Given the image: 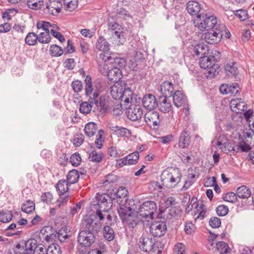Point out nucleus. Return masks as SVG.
<instances>
[{
    "label": "nucleus",
    "instance_id": "obj_1",
    "mask_svg": "<svg viewBox=\"0 0 254 254\" xmlns=\"http://www.w3.org/2000/svg\"><path fill=\"white\" fill-rule=\"evenodd\" d=\"M202 55L203 56L199 59V65L201 68L208 69L207 76L212 78L215 76L219 68L216 62L220 59L221 53L215 49H206V52Z\"/></svg>",
    "mask_w": 254,
    "mask_h": 254
},
{
    "label": "nucleus",
    "instance_id": "obj_2",
    "mask_svg": "<svg viewBox=\"0 0 254 254\" xmlns=\"http://www.w3.org/2000/svg\"><path fill=\"white\" fill-rule=\"evenodd\" d=\"M181 173L178 168H167L161 175V180L164 186L174 188L180 182Z\"/></svg>",
    "mask_w": 254,
    "mask_h": 254
},
{
    "label": "nucleus",
    "instance_id": "obj_3",
    "mask_svg": "<svg viewBox=\"0 0 254 254\" xmlns=\"http://www.w3.org/2000/svg\"><path fill=\"white\" fill-rule=\"evenodd\" d=\"M138 246L139 249L144 252H150L151 254H161L162 248L159 247L161 244L155 242L154 239L147 235H143L139 240Z\"/></svg>",
    "mask_w": 254,
    "mask_h": 254
},
{
    "label": "nucleus",
    "instance_id": "obj_4",
    "mask_svg": "<svg viewBox=\"0 0 254 254\" xmlns=\"http://www.w3.org/2000/svg\"><path fill=\"white\" fill-rule=\"evenodd\" d=\"M217 18L214 15H208L207 13L202 12L197 18L194 20L193 24L201 31L208 30L218 25Z\"/></svg>",
    "mask_w": 254,
    "mask_h": 254
},
{
    "label": "nucleus",
    "instance_id": "obj_5",
    "mask_svg": "<svg viewBox=\"0 0 254 254\" xmlns=\"http://www.w3.org/2000/svg\"><path fill=\"white\" fill-rule=\"evenodd\" d=\"M157 210L156 203L153 201H146L143 202L137 210L139 215L146 220L153 219L154 218V213Z\"/></svg>",
    "mask_w": 254,
    "mask_h": 254
},
{
    "label": "nucleus",
    "instance_id": "obj_6",
    "mask_svg": "<svg viewBox=\"0 0 254 254\" xmlns=\"http://www.w3.org/2000/svg\"><path fill=\"white\" fill-rule=\"evenodd\" d=\"M92 95V96L89 97V102L95 104L98 107H100L101 110H104L105 112H109L110 109V106L112 102L109 96L103 95L98 99L99 93L97 91L94 92Z\"/></svg>",
    "mask_w": 254,
    "mask_h": 254
},
{
    "label": "nucleus",
    "instance_id": "obj_7",
    "mask_svg": "<svg viewBox=\"0 0 254 254\" xmlns=\"http://www.w3.org/2000/svg\"><path fill=\"white\" fill-rule=\"evenodd\" d=\"M82 226L84 229L82 231H86L87 232L97 233L101 227L102 224L94 216L86 215L82 220Z\"/></svg>",
    "mask_w": 254,
    "mask_h": 254
},
{
    "label": "nucleus",
    "instance_id": "obj_8",
    "mask_svg": "<svg viewBox=\"0 0 254 254\" xmlns=\"http://www.w3.org/2000/svg\"><path fill=\"white\" fill-rule=\"evenodd\" d=\"M225 30V25L224 24H218L215 31H213V32H207L205 34V41L209 44L218 43L222 38L223 32H226Z\"/></svg>",
    "mask_w": 254,
    "mask_h": 254
},
{
    "label": "nucleus",
    "instance_id": "obj_9",
    "mask_svg": "<svg viewBox=\"0 0 254 254\" xmlns=\"http://www.w3.org/2000/svg\"><path fill=\"white\" fill-rule=\"evenodd\" d=\"M95 237L92 233L80 231V254H84L95 242Z\"/></svg>",
    "mask_w": 254,
    "mask_h": 254
},
{
    "label": "nucleus",
    "instance_id": "obj_10",
    "mask_svg": "<svg viewBox=\"0 0 254 254\" xmlns=\"http://www.w3.org/2000/svg\"><path fill=\"white\" fill-rule=\"evenodd\" d=\"M128 205L127 204L120 206V208H118V212L119 215L123 221L128 217H131L132 216L135 214V212L137 210V207L134 206V201L133 200H129Z\"/></svg>",
    "mask_w": 254,
    "mask_h": 254
},
{
    "label": "nucleus",
    "instance_id": "obj_11",
    "mask_svg": "<svg viewBox=\"0 0 254 254\" xmlns=\"http://www.w3.org/2000/svg\"><path fill=\"white\" fill-rule=\"evenodd\" d=\"M97 204L100 209L103 208V211L107 213L108 208L112 206V201L115 199V197L110 196L108 194H99L98 193L96 196Z\"/></svg>",
    "mask_w": 254,
    "mask_h": 254
},
{
    "label": "nucleus",
    "instance_id": "obj_12",
    "mask_svg": "<svg viewBox=\"0 0 254 254\" xmlns=\"http://www.w3.org/2000/svg\"><path fill=\"white\" fill-rule=\"evenodd\" d=\"M144 120L149 126L154 127L159 126L161 119L157 112L149 110L145 114Z\"/></svg>",
    "mask_w": 254,
    "mask_h": 254
},
{
    "label": "nucleus",
    "instance_id": "obj_13",
    "mask_svg": "<svg viewBox=\"0 0 254 254\" xmlns=\"http://www.w3.org/2000/svg\"><path fill=\"white\" fill-rule=\"evenodd\" d=\"M150 229L154 237H160L166 233L167 225L164 221L156 222L150 226Z\"/></svg>",
    "mask_w": 254,
    "mask_h": 254
},
{
    "label": "nucleus",
    "instance_id": "obj_14",
    "mask_svg": "<svg viewBox=\"0 0 254 254\" xmlns=\"http://www.w3.org/2000/svg\"><path fill=\"white\" fill-rule=\"evenodd\" d=\"M220 92L223 94H229L230 96H237L240 94V88L237 83L232 84H222L219 88Z\"/></svg>",
    "mask_w": 254,
    "mask_h": 254
},
{
    "label": "nucleus",
    "instance_id": "obj_15",
    "mask_svg": "<svg viewBox=\"0 0 254 254\" xmlns=\"http://www.w3.org/2000/svg\"><path fill=\"white\" fill-rule=\"evenodd\" d=\"M231 110L237 114L241 113L245 111L247 107V104L241 98L232 99L230 103Z\"/></svg>",
    "mask_w": 254,
    "mask_h": 254
},
{
    "label": "nucleus",
    "instance_id": "obj_16",
    "mask_svg": "<svg viewBox=\"0 0 254 254\" xmlns=\"http://www.w3.org/2000/svg\"><path fill=\"white\" fill-rule=\"evenodd\" d=\"M142 104L146 109L152 110L158 106V102L154 95L148 94L143 96Z\"/></svg>",
    "mask_w": 254,
    "mask_h": 254
},
{
    "label": "nucleus",
    "instance_id": "obj_17",
    "mask_svg": "<svg viewBox=\"0 0 254 254\" xmlns=\"http://www.w3.org/2000/svg\"><path fill=\"white\" fill-rule=\"evenodd\" d=\"M143 115V111L141 107L139 105H135L133 108H130L127 114L128 118L135 121L141 118Z\"/></svg>",
    "mask_w": 254,
    "mask_h": 254
},
{
    "label": "nucleus",
    "instance_id": "obj_18",
    "mask_svg": "<svg viewBox=\"0 0 254 254\" xmlns=\"http://www.w3.org/2000/svg\"><path fill=\"white\" fill-rule=\"evenodd\" d=\"M62 3L58 0H50L47 4L48 12L53 15H57L61 12Z\"/></svg>",
    "mask_w": 254,
    "mask_h": 254
},
{
    "label": "nucleus",
    "instance_id": "obj_19",
    "mask_svg": "<svg viewBox=\"0 0 254 254\" xmlns=\"http://www.w3.org/2000/svg\"><path fill=\"white\" fill-rule=\"evenodd\" d=\"M160 91L163 97H171L174 91L172 83L169 81H165L161 84Z\"/></svg>",
    "mask_w": 254,
    "mask_h": 254
},
{
    "label": "nucleus",
    "instance_id": "obj_20",
    "mask_svg": "<svg viewBox=\"0 0 254 254\" xmlns=\"http://www.w3.org/2000/svg\"><path fill=\"white\" fill-rule=\"evenodd\" d=\"M125 88V83L116 82L110 87V93L112 97L116 100L119 101L122 92Z\"/></svg>",
    "mask_w": 254,
    "mask_h": 254
},
{
    "label": "nucleus",
    "instance_id": "obj_21",
    "mask_svg": "<svg viewBox=\"0 0 254 254\" xmlns=\"http://www.w3.org/2000/svg\"><path fill=\"white\" fill-rule=\"evenodd\" d=\"M173 103L177 107L185 106L187 105V97L180 91H176L173 95Z\"/></svg>",
    "mask_w": 254,
    "mask_h": 254
},
{
    "label": "nucleus",
    "instance_id": "obj_22",
    "mask_svg": "<svg viewBox=\"0 0 254 254\" xmlns=\"http://www.w3.org/2000/svg\"><path fill=\"white\" fill-rule=\"evenodd\" d=\"M190 143V135L187 129H185L180 134L178 145L181 148H185Z\"/></svg>",
    "mask_w": 254,
    "mask_h": 254
},
{
    "label": "nucleus",
    "instance_id": "obj_23",
    "mask_svg": "<svg viewBox=\"0 0 254 254\" xmlns=\"http://www.w3.org/2000/svg\"><path fill=\"white\" fill-rule=\"evenodd\" d=\"M52 228L50 227H45L42 229L40 232L41 237L47 242H52L56 238V234L53 232Z\"/></svg>",
    "mask_w": 254,
    "mask_h": 254
},
{
    "label": "nucleus",
    "instance_id": "obj_24",
    "mask_svg": "<svg viewBox=\"0 0 254 254\" xmlns=\"http://www.w3.org/2000/svg\"><path fill=\"white\" fill-rule=\"evenodd\" d=\"M187 9L188 12L192 15H196V18L197 16L201 14V7L200 4L195 1H190L187 4Z\"/></svg>",
    "mask_w": 254,
    "mask_h": 254
},
{
    "label": "nucleus",
    "instance_id": "obj_25",
    "mask_svg": "<svg viewBox=\"0 0 254 254\" xmlns=\"http://www.w3.org/2000/svg\"><path fill=\"white\" fill-rule=\"evenodd\" d=\"M224 71L229 76H236L239 73V70L234 62L229 61L224 65Z\"/></svg>",
    "mask_w": 254,
    "mask_h": 254
},
{
    "label": "nucleus",
    "instance_id": "obj_26",
    "mask_svg": "<svg viewBox=\"0 0 254 254\" xmlns=\"http://www.w3.org/2000/svg\"><path fill=\"white\" fill-rule=\"evenodd\" d=\"M169 97H160L158 106L160 111L163 113H168L172 110V106Z\"/></svg>",
    "mask_w": 254,
    "mask_h": 254
},
{
    "label": "nucleus",
    "instance_id": "obj_27",
    "mask_svg": "<svg viewBox=\"0 0 254 254\" xmlns=\"http://www.w3.org/2000/svg\"><path fill=\"white\" fill-rule=\"evenodd\" d=\"M80 74H82L83 77H85V93L87 96H91L92 95V78L90 75H85V72L82 68H80Z\"/></svg>",
    "mask_w": 254,
    "mask_h": 254
},
{
    "label": "nucleus",
    "instance_id": "obj_28",
    "mask_svg": "<svg viewBox=\"0 0 254 254\" xmlns=\"http://www.w3.org/2000/svg\"><path fill=\"white\" fill-rule=\"evenodd\" d=\"M126 84L125 83V88L124 89L122 95H120L121 98L120 100L121 102H123L126 104H129L131 103L132 100V94L133 92L130 90V88L127 87Z\"/></svg>",
    "mask_w": 254,
    "mask_h": 254
},
{
    "label": "nucleus",
    "instance_id": "obj_29",
    "mask_svg": "<svg viewBox=\"0 0 254 254\" xmlns=\"http://www.w3.org/2000/svg\"><path fill=\"white\" fill-rule=\"evenodd\" d=\"M108 76L111 81L115 83L118 82L122 77V72L119 68H113L109 71Z\"/></svg>",
    "mask_w": 254,
    "mask_h": 254
},
{
    "label": "nucleus",
    "instance_id": "obj_30",
    "mask_svg": "<svg viewBox=\"0 0 254 254\" xmlns=\"http://www.w3.org/2000/svg\"><path fill=\"white\" fill-rule=\"evenodd\" d=\"M110 108L108 112L111 113L114 116H119L123 113L122 105L119 101H112Z\"/></svg>",
    "mask_w": 254,
    "mask_h": 254
},
{
    "label": "nucleus",
    "instance_id": "obj_31",
    "mask_svg": "<svg viewBox=\"0 0 254 254\" xmlns=\"http://www.w3.org/2000/svg\"><path fill=\"white\" fill-rule=\"evenodd\" d=\"M112 130L118 136L129 137L131 136V131L127 128L116 126L113 127Z\"/></svg>",
    "mask_w": 254,
    "mask_h": 254
},
{
    "label": "nucleus",
    "instance_id": "obj_32",
    "mask_svg": "<svg viewBox=\"0 0 254 254\" xmlns=\"http://www.w3.org/2000/svg\"><path fill=\"white\" fill-rule=\"evenodd\" d=\"M70 184L66 180H61L58 181L56 186L57 191L60 195L65 193L68 190Z\"/></svg>",
    "mask_w": 254,
    "mask_h": 254
},
{
    "label": "nucleus",
    "instance_id": "obj_33",
    "mask_svg": "<svg viewBox=\"0 0 254 254\" xmlns=\"http://www.w3.org/2000/svg\"><path fill=\"white\" fill-rule=\"evenodd\" d=\"M221 149L224 153L230 154V155H234L238 152V150L235 149L234 143L228 141L223 142Z\"/></svg>",
    "mask_w": 254,
    "mask_h": 254
},
{
    "label": "nucleus",
    "instance_id": "obj_34",
    "mask_svg": "<svg viewBox=\"0 0 254 254\" xmlns=\"http://www.w3.org/2000/svg\"><path fill=\"white\" fill-rule=\"evenodd\" d=\"M236 193L240 198H247L251 195V191L246 186H242L237 189Z\"/></svg>",
    "mask_w": 254,
    "mask_h": 254
},
{
    "label": "nucleus",
    "instance_id": "obj_35",
    "mask_svg": "<svg viewBox=\"0 0 254 254\" xmlns=\"http://www.w3.org/2000/svg\"><path fill=\"white\" fill-rule=\"evenodd\" d=\"M97 130V125L92 122L87 123L84 127L85 134L88 137L93 136Z\"/></svg>",
    "mask_w": 254,
    "mask_h": 254
},
{
    "label": "nucleus",
    "instance_id": "obj_36",
    "mask_svg": "<svg viewBox=\"0 0 254 254\" xmlns=\"http://www.w3.org/2000/svg\"><path fill=\"white\" fill-rule=\"evenodd\" d=\"M113 46H121L123 45L124 43L126 41V39L124 36V33L113 34L111 38Z\"/></svg>",
    "mask_w": 254,
    "mask_h": 254
},
{
    "label": "nucleus",
    "instance_id": "obj_37",
    "mask_svg": "<svg viewBox=\"0 0 254 254\" xmlns=\"http://www.w3.org/2000/svg\"><path fill=\"white\" fill-rule=\"evenodd\" d=\"M195 208H196V211L197 212V213H198V215L195 218V220H202L205 217L206 212L204 204L202 203V201L198 202L196 204Z\"/></svg>",
    "mask_w": 254,
    "mask_h": 254
},
{
    "label": "nucleus",
    "instance_id": "obj_38",
    "mask_svg": "<svg viewBox=\"0 0 254 254\" xmlns=\"http://www.w3.org/2000/svg\"><path fill=\"white\" fill-rule=\"evenodd\" d=\"M110 49H104L103 52L100 53V58L105 62H110L113 63L114 59L116 58V54L109 51Z\"/></svg>",
    "mask_w": 254,
    "mask_h": 254
},
{
    "label": "nucleus",
    "instance_id": "obj_39",
    "mask_svg": "<svg viewBox=\"0 0 254 254\" xmlns=\"http://www.w3.org/2000/svg\"><path fill=\"white\" fill-rule=\"evenodd\" d=\"M79 178L78 172L76 170L73 169L67 173L66 180L71 185L77 182Z\"/></svg>",
    "mask_w": 254,
    "mask_h": 254
},
{
    "label": "nucleus",
    "instance_id": "obj_40",
    "mask_svg": "<svg viewBox=\"0 0 254 254\" xmlns=\"http://www.w3.org/2000/svg\"><path fill=\"white\" fill-rule=\"evenodd\" d=\"M37 246V242L35 239H29L25 243V251L27 253L31 254L32 252L34 253Z\"/></svg>",
    "mask_w": 254,
    "mask_h": 254
},
{
    "label": "nucleus",
    "instance_id": "obj_41",
    "mask_svg": "<svg viewBox=\"0 0 254 254\" xmlns=\"http://www.w3.org/2000/svg\"><path fill=\"white\" fill-rule=\"evenodd\" d=\"M108 27L110 30L115 31L113 34H116V35L119 33H124L123 28L113 20L111 21L109 19Z\"/></svg>",
    "mask_w": 254,
    "mask_h": 254
},
{
    "label": "nucleus",
    "instance_id": "obj_42",
    "mask_svg": "<svg viewBox=\"0 0 254 254\" xmlns=\"http://www.w3.org/2000/svg\"><path fill=\"white\" fill-rule=\"evenodd\" d=\"M104 238L108 241H111L115 238V233L113 229L108 225L105 226L103 228Z\"/></svg>",
    "mask_w": 254,
    "mask_h": 254
},
{
    "label": "nucleus",
    "instance_id": "obj_43",
    "mask_svg": "<svg viewBox=\"0 0 254 254\" xmlns=\"http://www.w3.org/2000/svg\"><path fill=\"white\" fill-rule=\"evenodd\" d=\"M21 210L23 212L29 214L35 210V203L30 200H27L21 206Z\"/></svg>",
    "mask_w": 254,
    "mask_h": 254
},
{
    "label": "nucleus",
    "instance_id": "obj_44",
    "mask_svg": "<svg viewBox=\"0 0 254 254\" xmlns=\"http://www.w3.org/2000/svg\"><path fill=\"white\" fill-rule=\"evenodd\" d=\"M105 132L104 130L101 129L98 130L96 135V139L95 141V146L98 149H101L103 146V143L105 141V137H104Z\"/></svg>",
    "mask_w": 254,
    "mask_h": 254
},
{
    "label": "nucleus",
    "instance_id": "obj_45",
    "mask_svg": "<svg viewBox=\"0 0 254 254\" xmlns=\"http://www.w3.org/2000/svg\"><path fill=\"white\" fill-rule=\"evenodd\" d=\"M103 157V154L101 152L93 150L89 153L88 158L90 161L100 162L102 160Z\"/></svg>",
    "mask_w": 254,
    "mask_h": 254
},
{
    "label": "nucleus",
    "instance_id": "obj_46",
    "mask_svg": "<svg viewBox=\"0 0 254 254\" xmlns=\"http://www.w3.org/2000/svg\"><path fill=\"white\" fill-rule=\"evenodd\" d=\"M106 252V245L103 243H99L97 248L88 251L87 254H104Z\"/></svg>",
    "mask_w": 254,
    "mask_h": 254
},
{
    "label": "nucleus",
    "instance_id": "obj_47",
    "mask_svg": "<svg viewBox=\"0 0 254 254\" xmlns=\"http://www.w3.org/2000/svg\"><path fill=\"white\" fill-rule=\"evenodd\" d=\"M217 249L220 253V254H226L229 253L231 251L228 244L224 242H219L216 244Z\"/></svg>",
    "mask_w": 254,
    "mask_h": 254
},
{
    "label": "nucleus",
    "instance_id": "obj_48",
    "mask_svg": "<svg viewBox=\"0 0 254 254\" xmlns=\"http://www.w3.org/2000/svg\"><path fill=\"white\" fill-rule=\"evenodd\" d=\"M139 158V153L137 151L134 152L126 156L127 164L128 165L135 164L137 163Z\"/></svg>",
    "mask_w": 254,
    "mask_h": 254
},
{
    "label": "nucleus",
    "instance_id": "obj_49",
    "mask_svg": "<svg viewBox=\"0 0 254 254\" xmlns=\"http://www.w3.org/2000/svg\"><path fill=\"white\" fill-rule=\"evenodd\" d=\"M12 218L10 211L5 210L0 212V221L3 223L9 222Z\"/></svg>",
    "mask_w": 254,
    "mask_h": 254
},
{
    "label": "nucleus",
    "instance_id": "obj_50",
    "mask_svg": "<svg viewBox=\"0 0 254 254\" xmlns=\"http://www.w3.org/2000/svg\"><path fill=\"white\" fill-rule=\"evenodd\" d=\"M27 5L28 7L33 9H40L43 4L42 0H28Z\"/></svg>",
    "mask_w": 254,
    "mask_h": 254
},
{
    "label": "nucleus",
    "instance_id": "obj_51",
    "mask_svg": "<svg viewBox=\"0 0 254 254\" xmlns=\"http://www.w3.org/2000/svg\"><path fill=\"white\" fill-rule=\"evenodd\" d=\"M127 190L125 187H120L117 190L116 192L113 194V197H116L117 198H125V200L127 199Z\"/></svg>",
    "mask_w": 254,
    "mask_h": 254
},
{
    "label": "nucleus",
    "instance_id": "obj_52",
    "mask_svg": "<svg viewBox=\"0 0 254 254\" xmlns=\"http://www.w3.org/2000/svg\"><path fill=\"white\" fill-rule=\"evenodd\" d=\"M37 41V35L34 32L29 33L25 38L26 43L30 46L34 45Z\"/></svg>",
    "mask_w": 254,
    "mask_h": 254
},
{
    "label": "nucleus",
    "instance_id": "obj_53",
    "mask_svg": "<svg viewBox=\"0 0 254 254\" xmlns=\"http://www.w3.org/2000/svg\"><path fill=\"white\" fill-rule=\"evenodd\" d=\"M72 87L74 91V94L73 95L74 98L77 99V101H74V102L77 103L78 104L79 103V81L76 80L74 81L72 83Z\"/></svg>",
    "mask_w": 254,
    "mask_h": 254
},
{
    "label": "nucleus",
    "instance_id": "obj_54",
    "mask_svg": "<svg viewBox=\"0 0 254 254\" xmlns=\"http://www.w3.org/2000/svg\"><path fill=\"white\" fill-rule=\"evenodd\" d=\"M46 254H61L60 246L55 244L51 245L47 249Z\"/></svg>",
    "mask_w": 254,
    "mask_h": 254
},
{
    "label": "nucleus",
    "instance_id": "obj_55",
    "mask_svg": "<svg viewBox=\"0 0 254 254\" xmlns=\"http://www.w3.org/2000/svg\"><path fill=\"white\" fill-rule=\"evenodd\" d=\"M38 41L41 43H48L51 36L48 32H42L37 36Z\"/></svg>",
    "mask_w": 254,
    "mask_h": 254
},
{
    "label": "nucleus",
    "instance_id": "obj_56",
    "mask_svg": "<svg viewBox=\"0 0 254 254\" xmlns=\"http://www.w3.org/2000/svg\"><path fill=\"white\" fill-rule=\"evenodd\" d=\"M64 4L66 5L67 9L69 11L74 10L78 6V0H64Z\"/></svg>",
    "mask_w": 254,
    "mask_h": 254
},
{
    "label": "nucleus",
    "instance_id": "obj_57",
    "mask_svg": "<svg viewBox=\"0 0 254 254\" xmlns=\"http://www.w3.org/2000/svg\"><path fill=\"white\" fill-rule=\"evenodd\" d=\"M234 15L241 21H244L248 18L247 11L244 9H239L234 12Z\"/></svg>",
    "mask_w": 254,
    "mask_h": 254
},
{
    "label": "nucleus",
    "instance_id": "obj_58",
    "mask_svg": "<svg viewBox=\"0 0 254 254\" xmlns=\"http://www.w3.org/2000/svg\"><path fill=\"white\" fill-rule=\"evenodd\" d=\"M136 213H137V210L135 212V214L131 217H128L126 220L127 221L129 228H134L138 223V219L136 217Z\"/></svg>",
    "mask_w": 254,
    "mask_h": 254
},
{
    "label": "nucleus",
    "instance_id": "obj_59",
    "mask_svg": "<svg viewBox=\"0 0 254 254\" xmlns=\"http://www.w3.org/2000/svg\"><path fill=\"white\" fill-rule=\"evenodd\" d=\"M237 193H235L233 192H229L226 194V195L223 197V200L229 202L234 203L237 200Z\"/></svg>",
    "mask_w": 254,
    "mask_h": 254
},
{
    "label": "nucleus",
    "instance_id": "obj_60",
    "mask_svg": "<svg viewBox=\"0 0 254 254\" xmlns=\"http://www.w3.org/2000/svg\"><path fill=\"white\" fill-rule=\"evenodd\" d=\"M92 103L86 102H82L80 104V113L83 114H87L89 113L91 110Z\"/></svg>",
    "mask_w": 254,
    "mask_h": 254
},
{
    "label": "nucleus",
    "instance_id": "obj_61",
    "mask_svg": "<svg viewBox=\"0 0 254 254\" xmlns=\"http://www.w3.org/2000/svg\"><path fill=\"white\" fill-rule=\"evenodd\" d=\"M69 196H61L56 202V207L61 208L66 204L68 201Z\"/></svg>",
    "mask_w": 254,
    "mask_h": 254
},
{
    "label": "nucleus",
    "instance_id": "obj_62",
    "mask_svg": "<svg viewBox=\"0 0 254 254\" xmlns=\"http://www.w3.org/2000/svg\"><path fill=\"white\" fill-rule=\"evenodd\" d=\"M217 214L220 216H224L227 214L229 209L227 206L224 205H220L216 209Z\"/></svg>",
    "mask_w": 254,
    "mask_h": 254
},
{
    "label": "nucleus",
    "instance_id": "obj_63",
    "mask_svg": "<svg viewBox=\"0 0 254 254\" xmlns=\"http://www.w3.org/2000/svg\"><path fill=\"white\" fill-rule=\"evenodd\" d=\"M185 246L182 243L175 245L174 252L175 254H185Z\"/></svg>",
    "mask_w": 254,
    "mask_h": 254
},
{
    "label": "nucleus",
    "instance_id": "obj_64",
    "mask_svg": "<svg viewBox=\"0 0 254 254\" xmlns=\"http://www.w3.org/2000/svg\"><path fill=\"white\" fill-rule=\"evenodd\" d=\"M209 224L212 228H218L221 225V220L217 217H212L210 219Z\"/></svg>",
    "mask_w": 254,
    "mask_h": 254
}]
</instances>
